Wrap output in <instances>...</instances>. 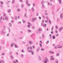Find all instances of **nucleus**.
<instances>
[{"mask_svg":"<svg viewBox=\"0 0 63 63\" xmlns=\"http://www.w3.org/2000/svg\"><path fill=\"white\" fill-rule=\"evenodd\" d=\"M52 38H53V39H55V36H54V35L53 36Z\"/></svg>","mask_w":63,"mask_h":63,"instance_id":"0eeeda50","label":"nucleus"},{"mask_svg":"<svg viewBox=\"0 0 63 63\" xmlns=\"http://www.w3.org/2000/svg\"><path fill=\"white\" fill-rule=\"evenodd\" d=\"M55 61L56 63H58V60H56Z\"/></svg>","mask_w":63,"mask_h":63,"instance_id":"aec40b11","label":"nucleus"},{"mask_svg":"<svg viewBox=\"0 0 63 63\" xmlns=\"http://www.w3.org/2000/svg\"><path fill=\"white\" fill-rule=\"evenodd\" d=\"M4 16H6V15L5 13H4V15H3Z\"/></svg>","mask_w":63,"mask_h":63,"instance_id":"c9c22d12","label":"nucleus"},{"mask_svg":"<svg viewBox=\"0 0 63 63\" xmlns=\"http://www.w3.org/2000/svg\"><path fill=\"white\" fill-rule=\"evenodd\" d=\"M15 20H17V16H15Z\"/></svg>","mask_w":63,"mask_h":63,"instance_id":"c756f323","label":"nucleus"},{"mask_svg":"<svg viewBox=\"0 0 63 63\" xmlns=\"http://www.w3.org/2000/svg\"><path fill=\"white\" fill-rule=\"evenodd\" d=\"M46 18L47 19V20H48V17H47V16H46Z\"/></svg>","mask_w":63,"mask_h":63,"instance_id":"603ef678","label":"nucleus"},{"mask_svg":"<svg viewBox=\"0 0 63 63\" xmlns=\"http://www.w3.org/2000/svg\"><path fill=\"white\" fill-rule=\"evenodd\" d=\"M33 51H32L31 50H29V52H33Z\"/></svg>","mask_w":63,"mask_h":63,"instance_id":"cd10ccee","label":"nucleus"},{"mask_svg":"<svg viewBox=\"0 0 63 63\" xmlns=\"http://www.w3.org/2000/svg\"><path fill=\"white\" fill-rule=\"evenodd\" d=\"M28 31L29 32H30V33H31V30H28Z\"/></svg>","mask_w":63,"mask_h":63,"instance_id":"b1692460","label":"nucleus"},{"mask_svg":"<svg viewBox=\"0 0 63 63\" xmlns=\"http://www.w3.org/2000/svg\"><path fill=\"white\" fill-rule=\"evenodd\" d=\"M11 58L12 59H14L13 58V56L12 55L11 56Z\"/></svg>","mask_w":63,"mask_h":63,"instance_id":"5701e85b","label":"nucleus"},{"mask_svg":"<svg viewBox=\"0 0 63 63\" xmlns=\"http://www.w3.org/2000/svg\"><path fill=\"white\" fill-rule=\"evenodd\" d=\"M45 50V49H44V48H41V50H42V51H43V50Z\"/></svg>","mask_w":63,"mask_h":63,"instance_id":"a19ab883","label":"nucleus"},{"mask_svg":"<svg viewBox=\"0 0 63 63\" xmlns=\"http://www.w3.org/2000/svg\"><path fill=\"white\" fill-rule=\"evenodd\" d=\"M40 47H39V48H38L36 50V51H38L39 50H40Z\"/></svg>","mask_w":63,"mask_h":63,"instance_id":"9d476101","label":"nucleus"},{"mask_svg":"<svg viewBox=\"0 0 63 63\" xmlns=\"http://www.w3.org/2000/svg\"><path fill=\"white\" fill-rule=\"evenodd\" d=\"M35 19H34V18H33L32 19V21H35Z\"/></svg>","mask_w":63,"mask_h":63,"instance_id":"bb28decb","label":"nucleus"},{"mask_svg":"<svg viewBox=\"0 0 63 63\" xmlns=\"http://www.w3.org/2000/svg\"><path fill=\"white\" fill-rule=\"evenodd\" d=\"M36 16H39V14L38 13H36Z\"/></svg>","mask_w":63,"mask_h":63,"instance_id":"de8ad7c7","label":"nucleus"},{"mask_svg":"<svg viewBox=\"0 0 63 63\" xmlns=\"http://www.w3.org/2000/svg\"><path fill=\"white\" fill-rule=\"evenodd\" d=\"M49 36H50V39H51V34H49Z\"/></svg>","mask_w":63,"mask_h":63,"instance_id":"09e8293b","label":"nucleus"},{"mask_svg":"<svg viewBox=\"0 0 63 63\" xmlns=\"http://www.w3.org/2000/svg\"><path fill=\"white\" fill-rule=\"evenodd\" d=\"M9 33H10V32H11V30H10V29L9 28Z\"/></svg>","mask_w":63,"mask_h":63,"instance_id":"c03bdc74","label":"nucleus"},{"mask_svg":"<svg viewBox=\"0 0 63 63\" xmlns=\"http://www.w3.org/2000/svg\"><path fill=\"white\" fill-rule=\"evenodd\" d=\"M26 4L27 5H28V7H29V6H30V5H31V4H29V5L28 4V0H26Z\"/></svg>","mask_w":63,"mask_h":63,"instance_id":"f257e3e1","label":"nucleus"},{"mask_svg":"<svg viewBox=\"0 0 63 63\" xmlns=\"http://www.w3.org/2000/svg\"><path fill=\"white\" fill-rule=\"evenodd\" d=\"M61 47H62V46H61L60 47H58V48H61Z\"/></svg>","mask_w":63,"mask_h":63,"instance_id":"5fc2aeb1","label":"nucleus"},{"mask_svg":"<svg viewBox=\"0 0 63 63\" xmlns=\"http://www.w3.org/2000/svg\"><path fill=\"white\" fill-rule=\"evenodd\" d=\"M2 32H1V34H4V33H5V32H4L3 30H2Z\"/></svg>","mask_w":63,"mask_h":63,"instance_id":"1a4fd4ad","label":"nucleus"},{"mask_svg":"<svg viewBox=\"0 0 63 63\" xmlns=\"http://www.w3.org/2000/svg\"><path fill=\"white\" fill-rule=\"evenodd\" d=\"M11 53H12V51H10L9 52V54L11 55Z\"/></svg>","mask_w":63,"mask_h":63,"instance_id":"a18cd8bd","label":"nucleus"},{"mask_svg":"<svg viewBox=\"0 0 63 63\" xmlns=\"http://www.w3.org/2000/svg\"><path fill=\"white\" fill-rule=\"evenodd\" d=\"M32 47L33 48H34H34H35V47L34 46H32Z\"/></svg>","mask_w":63,"mask_h":63,"instance_id":"e2e57ef3","label":"nucleus"},{"mask_svg":"<svg viewBox=\"0 0 63 63\" xmlns=\"http://www.w3.org/2000/svg\"><path fill=\"white\" fill-rule=\"evenodd\" d=\"M55 27L56 29H57L58 28V27H57V26H56Z\"/></svg>","mask_w":63,"mask_h":63,"instance_id":"864d4df0","label":"nucleus"},{"mask_svg":"<svg viewBox=\"0 0 63 63\" xmlns=\"http://www.w3.org/2000/svg\"><path fill=\"white\" fill-rule=\"evenodd\" d=\"M13 62L14 63H16V61H14Z\"/></svg>","mask_w":63,"mask_h":63,"instance_id":"774afa93","label":"nucleus"},{"mask_svg":"<svg viewBox=\"0 0 63 63\" xmlns=\"http://www.w3.org/2000/svg\"><path fill=\"white\" fill-rule=\"evenodd\" d=\"M62 29H63V27H61L59 29V31H61Z\"/></svg>","mask_w":63,"mask_h":63,"instance_id":"f03ea898","label":"nucleus"},{"mask_svg":"<svg viewBox=\"0 0 63 63\" xmlns=\"http://www.w3.org/2000/svg\"><path fill=\"white\" fill-rule=\"evenodd\" d=\"M14 45H15V47H16V48H17V45L16 44L14 43Z\"/></svg>","mask_w":63,"mask_h":63,"instance_id":"39448f33","label":"nucleus"},{"mask_svg":"<svg viewBox=\"0 0 63 63\" xmlns=\"http://www.w3.org/2000/svg\"><path fill=\"white\" fill-rule=\"evenodd\" d=\"M42 22H43V23H44V20H42Z\"/></svg>","mask_w":63,"mask_h":63,"instance_id":"bf43d9fd","label":"nucleus"},{"mask_svg":"<svg viewBox=\"0 0 63 63\" xmlns=\"http://www.w3.org/2000/svg\"><path fill=\"white\" fill-rule=\"evenodd\" d=\"M21 57H23L24 56V55L22 54H21Z\"/></svg>","mask_w":63,"mask_h":63,"instance_id":"ddd939ff","label":"nucleus"},{"mask_svg":"<svg viewBox=\"0 0 63 63\" xmlns=\"http://www.w3.org/2000/svg\"><path fill=\"white\" fill-rule=\"evenodd\" d=\"M39 45H40V47H42V44H41L40 43Z\"/></svg>","mask_w":63,"mask_h":63,"instance_id":"e433bc0d","label":"nucleus"},{"mask_svg":"<svg viewBox=\"0 0 63 63\" xmlns=\"http://www.w3.org/2000/svg\"><path fill=\"white\" fill-rule=\"evenodd\" d=\"M46 26H47V24H45L44 25V27L45 26V27H46Z\"/></svg>","mask_w":63,"mask_h":63,"instance_id":"2f4dec72","label":"nucleus"},{"mask_svg":"<svg viewBox=\"0 0 63 63\" xmlns=\"http://www.w3.org/2000/svg\"><path fill=\"white\" fill-rule=\"evenodd\" d=\"M1 62H3V63H4L5 62L3 61V60H1Z\"/></svg>","mask_w":63,"mask_h":63,"instance_id":"49530a36","label":"nucleus"},{"mask_svg":"<svg viewBox=\"0 0 63 63\" xmlns=\"http://www.w3.org/2000/svg\"><path fill=\"white\" fill-rule=\"evenodd\" d=\"M14 2H15V0H13L12 2V4H13L14 3Z\"/></svg>","mask_w":63,"mask_h":63,"instance_id":"6ab92c4d","label":"nucleus"},{"mask_svg":"<svg viewBox=\"0 0 63 63\" xmlns=\"http://www.w3.org/2000/svg\"><path fill=\"white\" fill-rule=\"evenodd\" d=\"M27 26L28 27H30V26L29 25H28Z\"/></svg>","mask_w":63,"mask_h":63,"instance_id":"680f3d73","label":"nucleus"},{"mask_svg":"<svg viewBox=\"0 0 63 63\" xmlns=\"http://www.w3.org/2000/svg\"><path fill=\"white\" fill-rule=\"evenodd\" d=\"M38 31H42V30L41 29H38Z\"/></svg>","mask_w":63,"mask_h":63,"instance_id":"dca6fc26","label":"nucleus"},{"mask_svg":"<svg viewBox=\"0 0 63 63\" xmlns=\"http://www.w3.org/2000/svg\"><path fill=\"white\" fill-rule=\"evenodd\" d=\"M16 54L17 55H18V52H16Z\"/></svg>","mask_w":63,"mask_h":63,"instance_id":"4d7b16f0","label":"nucleus"},{"mask_svg":"<svg viewBox=\"0 0 63 63\" xmlns=\"http://www.w3.org/2000/svg\"><path fill=\"white\" fill-rule=\"evenodd\" d=\"M39 19H41V17L40 16H39Z\"/></svg>","mask_w":63,"mask_h":63,"instance_id":"052dcab7","label":"nucleus"},{"mask_svg":"<svg viewBox=\"0 0 63 63\" xmlns=\"http://www.w3.org/2000/svg\"><path fill=\"white\" fill-rule=\"evenodd\" d=\"M45 60V61H48V59H47V57H46L45 58V60Z\"/></svg>","mask_w":63,"mask_h":63,"instance_id":"20e7f679","label":"nucleus"},{"mask_svg":"<svg viewBox=\"0 0 63 63\" xmlns=\"http://www.w3.org/2000/svg\"><path fill=\"white\" fill-rule=\"evenodd\" d=\"M22 22L23 23H25V21H24V20H23Z\"/></svg>","mask_w":63,"mask_h":63,"instance_id":"6e6d98bb","label":"nucleus"},{"mask_svg":"<svg viewBox=\"0 0 63 63\" xmlns=\"http://www.w3.org/2000/svg\"><path fill=\"white\" fill-rule=\"evenodd\" d=\"M30 49H31L32 50V47H30Z\"/></svg>","mask_w":63,"mask_h":63,"instance_id":"72a5a7b5","label":"nucleus"},{"mask_svg":"<svg viewBox=\"0 0 63 63\" xmlns=\"http://www.w3.org/2000/svg\"><path fill=\"white\" fill-rule=\"evenodd\" d=\"M42 36L43 38H44V34H43Z\"/></svg>","mask_w":63,"mask_h":63,"instance_id":"473e14b6","label":"nucleus"},{"mask_svg":"<svg viewBox=\"0 0 63 63\" xmlns=\"http://www.w3.org/2000/svg\"><path fill=\"white\" fill-rule=\"evenodd\" d=\"M4 53H3L1 54V56H2V55H4Z\"/></svg>","mask_w":63,"mask_h":63,"instance_id":"4c0bfd02","label":"nucleus"},{"mask_svg":"<svg viewBox=\"0 0 63 63\" xmlns=\"http://www.w3.org/2000/svg\"><path fill=\"white\" fill-rule=\"evenodd\" d=\"M5 19L6 21H7L8 20V17H5Z\"/></svg>","mask_w":63,"mask_h":63,"instance_id":"6e6552de","label":"nucleus"},{"mask_svg":"<svg viewBox=\"0 0 63 63\" xmlns=\"http://www.w3.org/2000/svg\"><path fill=\"white\" fill-rule=\"evenodd\" d=\"M38 57H39V60H41V57H40V56H38Z\"/></svg>","mask_w":63,"mask_h":63,"instance_id":"f8f14e48","label":"nucleus"},{"mask_svg":"<svg viewBox=\"0 0 63 63\" xmlns=\"http://www.w3.org/2000/svg\"><path fill=\"white\" fill-rule=\"evenodd\" d=\"M24 7V5L23 4H22L21 5V8H23Z\"/></svg>","mask_w":63,"mask_h":63,"instance_id":"4be33fe9","label":"nucleus"},{"mask_svg":"<svg viewBox=\"0 0 63 63\" xmlns=\"http://www.w3.org/2000/svg\"><path fill=\"white\" fill-rule=\"evenodd\" d=\"M13 45H14V43H12L11 45V47H13Z\"/></svg>","mask_w":63,"mask_h":63,"instance_id":"4468645a","label":"nucleus"},{"mask_svg":"<svg viewBox=\"0 0 63 63\" xmlns=\"http://www.w3.org/2000/svg\"><path fill=\"white\" fill-rule=\"evenodd\" d=\"M3 28H6V26H3Z\"/></svg>","mask_w":63,"mask_h":63,"instance_id":"69168bd1","label":"nucleus"},{"mask_svg":"<svg viewBox=\"0 0 63 63\" xmlns=\"http://www.w3.org/2000/svg\"><path fill=\"white\" fill-rule=\"evenodd\" d=\"M62 15L61 14V15H60V18L61 19L62 18Z\"/></svg>","mask_w":63,"mask_h":63,"instance_id":"79ce46f5","label":"nucleus"},{"mask_svg":"<svg viewBox=\"0 0 63 63\" xmlns=\"http://www.w3.org/2000/svg\"><path fill=\"white\" fill-rule=\"evenodd\" d=\"M16 61L17 62H18V60H16Z\"/></svg>","mask_w":63,"mask_h":63,"instance_id":"338daca9","label":"nucleus"},{"mask_svg":"<svg viewBox=\"0 0 63 63\" xmlns=\"http://www.w3.org/2000/svg\"><path fill=\"white\" fill-rule=\"evenodd\" d=\"M51 60H54V58H52L50 59Z\"/></svg>","mask_w":63,"mask_h":63,"instance_id":"423d86ee","label":"nucleus"},{"mask_svg":"<svg viewBox=\"0 0 63 63\" xmlns=\"http://www.w3.org/2000/svg\"><path fill=\"white\" fill-rule=\"evenodd\" d=\"M8 25L9 27H12V24H11V23H10Z\"/></svg>","mask_w":63,"mask_h":63,"instance_id":"7ed1b4c3","label":"nucleus"},{"mask_svg":"<svg viewBox=\"0 0 63 63\" xmlns=\"http://www.w3.org/2000/svg\"><path fill=\"white\" fill-rule=\"evenodd\" d=\"M44 63H47V61H46L45 60H44Z\"/></svg>","mask_w":63,"mask_h":63,"instance_id":"c85d7f7f","label":"nucleus"},{"mask_svg":"<svg viewBox=\"0 0 63 63\" xmlns=\"http://www.w3.org/2000/svg\"><path fill=\"white\" fill-rule=\"evenodd\" d=\"M45 15H48V14L47 13H45Z\"/></svg>","mask_w":63,"mask_h":63,"instance_id":"0e129e2a","label":"nucleus"},{"mask_svg":"<svg viewBox=\"0 0 63 63\" xmlns=\"http://www.w3.org/2000/svg\"><path fill=\"white\" fill-rule=\"evenodd\" d=\"M59 2H60V4H61V0H58Z\"/></svg>","mask_w":63,"mask_h":63,"instance_id":"2eb2a0df","label":"nucleus"},{"mask_svg":"<svg viewBox=\"0 0 63 63\" xmlns=\"http://www.w3.org/2000/svg\"><path fill=\"white\" fill-rule=\"evenodd\" d=\"M19 39H22V37H20L19 38Z\"/></svg>","mask_w":63,"mask_h":63,"instance_id":"13d9d810","label":"nucleus"},{"mask_svg":"<svg viewBox=\"0 0 63 63\" xmlns=\"http://www.w3.org/2000/svg\"><path fill=\"white\" fill-rule=\"evenodd\" d=\"M21 51H22V52H24V50L23 49H22Z\"/></svg>","mask_w":63,"mask_h":63,"instance_id":"f704fd0d","label":"nucleus"},{"mask_svg":"<svg viewBox=\"0 0 63 63\" xmlns=\"http://www.w3.org/2000/svg\"><path fill=\"white\" fill-rule=\"evenodd\" d=\"M11 10H9L8 11V13H10L11 12Z\"/></svg>","mask_w":63,"mask_h":63,"instance_id":"412c9836","label":"nucleus"},{"mask_svg":"<svg viewBox=\"0 0 63 63\" xmlns=\"http://www.w3.org/2000/svg\"><path fill=\"white\" fill-rule=\"evenodd\" d=\"M32 29H35V27L33 26L32 27Z\"/></svg>","mask_w":63,"mask_h":63,"instance_id":"37998d69","label":"nucleus"},{"mask_svg":"<svg viewBox=\"0 0 63 63\" xmlns=\"http://www.w3.org/2000/svg\"><path fill=\"white\" fill-rule=\"evenodd\" d=\"M0 3L1 4H4V3H3V2L2 1H0Z\"/></svg>","mask_w":63,"mask_h":63,"instance_id":"ea45409f","label":"nucleus"},{"mask_svg":"<svg viewBox=\"0 0 63 63\" xmlns=\"http://www.w3.org/2000/svg\"><path fill=\"white\" fill-rule=\"evenodd\" d=\"M28 24L29 25H31V24H30V22L28 23Z\"/></svg>","mask_w":63,"mask_h":63,"instance_id":"393cba45","label":"nucleus"},{"mask_svg":"<svg viewBox=\"0 0 63 63\" xmlns=\"http://www.w3.org/2000/svg\"><path fill=\"white\" fill-rule=\"evenodd\" d=\"M32 12H34V8H33V7L32 9Z\"/></svg>","mask_w":63,"mask_h":63,"instance_id":"f3484780","label":"nucleus"},{"mask_svg":"<svg viewBox=\"0 0 63 63\" xmlns=\"http://www.w3.org/2000/svg\"><path fill=\"white\" fill-rule=\"evenodd\" d=\"M29 43L30 44H32V43H31V41H29Z\"/></svg>","mask_w":63,"mask_h":63,"instance_id":"7c9ffc66","label":"nucleus"},{"mask_svg":"<svg viewBox=\"0 0 63 63\" xmlns=\"http://www.w3.org/2000/svg\"><path fill=\"white\" fill-rule=\"evenodd\" d=\"M34 52H33V51L32 53V55H33V54H34Z\"/></svg>","mask_w":63,"mask_h":63,"instance_id":"58836bf2","label":"nucleus"},{"mask_svg":"<svg viewBox=\"0 0 63 63\" xmlns=\"http://www.w3.org/2000/svg\"><path fill=\"white\" fill-rule=\"evenodd\" d=\"M49 22L50 24H51V21H50V20H49Z\"/></svg>","mask_w":63,"mask_h":63,"instance_id":"9b49d317","label":"nucleus"},{"mask_svg":"<svg viewBox=\"0 0 63 63\" xmlns=\"http://www.w3.org/2000/svg\"><path fill=\"white\" fill-rule=\"evenodd\" d=\"M59 54H60V53H57L56 54V56H59Z\"/></svg>","mask_w":63,"mask_h":63,"instance_id":"a211bd4d","label":"nucleus"},{"mask_svg":"<svg viewBox=\"0 0 63 63\" xmlns=\"http://www.w3.org/2000/svg\"><path fill=\"white\" fill-rule=\"evenodd\" d=\"M41 26H43V27H44V24H43V23H41Z\"/></svg>","mask_w":63,"mask_h":63,"instance_id":"a878e982","label":"nucleus"},{"mask_svg":"<svg viewBox=\"0 0 63 63\" xmlns=\"http://www.w3.org/2000/svg\"><path fill=\"white\" fill-rule=\"evenodd\" d=\"M49 42V41L48 40L47 41V44H48V42Z\"/></svg>","mask_w":63,"mask_h":63,"instance_id":"3c124183","label":"nucleus"},{"mask_svg":"<svg viewBox=\"0 0 63 63\" xmlns=\"http://www.w3.org/2000/svg\"><path fill=\"white\" fill-rule=\"evenodd\" d=\"M51 53H54V52H53L52 51H51Z\"/></svg>","mask_w":63,"mask_h":63,"instance_id":"8fccbe9b","label":"nucleus"}]
</instances>
